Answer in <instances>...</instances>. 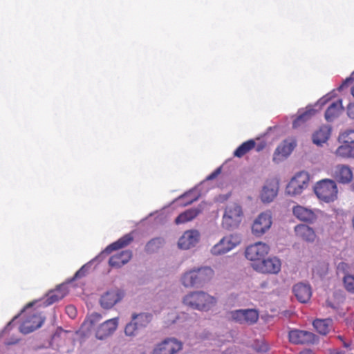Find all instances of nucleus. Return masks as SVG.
Instances as JSON below:
<instances>
[{
    "label": "nucleus",
    "mask_w": 354,
    "mask_h": 354,
    "mask_svg": "<svg viewBox=\"0 0 354 354\" xmlns=\"http://www.w3.org/2000/svg\"><path fill=\"white\" fill-rule=\"evenodd\" d=\"M33 305V302L28 303L21 312L25 313V318L19 327L20 331L24 334L30 333L40 328L44 322L45 317L38 309L32 308Z\"/></svg>",
    "instance_id": "1"
},
{
    "label": "nucleus",
    "mask_w": 354,
    "mask_h": 354,
    "mask_svg": "<svg viewBox=\"0 0 354 354\" xmlns=\"http://www.w3.org/2000/svg\"><path fill=\"white\" fill-rule=\"evenodd\" d=\"M183 303L194 309L208 310L215 306L216 299L203 291H198L187 295L183 299Z\"/></svg>",
    "instance_id": "2"
},
{
    "label": "nucleus",
    "mask_w": 354,
    "mask_h": 354,
    "mask_svg": "<svg viewBox=\"0 0 354 354\" xmlns=\"http://www.w3.org/2000/svg\"><path fill=\"white\" fill-rule=\"evenodd\" d=\"M214 270L210 267H203L185 272L182 277V283L185 287L202 285L214 277Z\"/></svg>",
    "instance_id": "3"
},
{
    "label": "nucleus",
    "mask_w": 354,
    "mask_h": 354,
    "mask_svg": "<svg viewBox=\"0 0 354 354\" xmlns=\"http://www.w3.org/2000/svg\"><path fill=\"white\" fill-rule=\"evenodd\" d=\"M243 218L242 207L236 203H231L226 205L222 219V225L227 230H234L239 227Z\"/></svg>",
    "instance_id": "4"
},
{
    "label": "nucleus",
    "mask_w": 354,
    "mask_h": 354,
    "mask_svg": "<svg viewBox=\"0 0 354 354\" xmlns=\"http://www.w3.org/2000/svg\"><path fill=\"white\" fill-rule=\"evenodd\" d=\"M314 192L317 198L325 203L333 202L337 198V187L333 180L323 179L318 181L314 187Z\"/></svg>",
    "instance_id": "5"
},
{
    "label": "nucleus",
    "mask_w": 354,
    "mask_h": 354,
    "mask_svg": "<svg viewBox=\"0 0 354 354\" xmlns=\"http://www.w3.org/2000/svg\"><path fill=\"white\" fill-rule=\"evenodd\" d=\"M310 176L306 171L297 173L286 186V192L288 195L295 196L302 193L307 188Z\"/></svg>",
    "instance_id": "6"
},
{
    "label": "nucleus",
    "mask_w": 354,
    "mask_h": 354,
    "mask_svg": "<svg viewBox=\"0 0 354 354\" xmlns=\"http://www.w3.org/2000/svg\"><path fill=\"white\" fill-rule=\"evenodd\" d=\"M241 241V238L239 234L224 236L212 248L211 252L214 255L224 254L239 245Z\"/></svg>",
    "instance_id": "7"
},
{
    "label": "nucleus",
    "mask_w": 354,
    "mask_h": 354,
    "mask_svg": "<svg viewBox=\"0 0 354 354\" xmlns=\"http://www.w3.org/2000/svg\"><path fill=\"white\" fill-rule=\"evenodd\" d=\"M182 348L180 341L174 337H167L154 346L151 354H176Z\"/></svg>",
    "instance_id": "8"
},
{
    "label": "nucleus",
    "mask_w": 354,
    "mask_h": 354,
    "mask_svg": "<svg viewBox=\"0 0 354 354\" xmlns=\"http://www.w3.org/2000/svg\"><path fill=\"white\" fill-rule=\"evenodd\" d=\"M281 261L277 257L263 259L257 263H252V267L257 272L266 274H277L281 270Z\"/></svg>",
    "instance_id": "9"
},
{
    "label": "nucleus",
    "mask_w": 354,
    "mask_h": 354,
    "mask_svg": "<svg viewBox=\"0 0 354 354\" xmlns=\"http://www.w3.org/2000/svg\"><path fill=\"white\" fill-rule=\"evenodd\" d=\"M270 247L262 242H257L249 245L245 252V257L252 263L260 261L268 254Z\"/></svg>",
    "instance_id": "10"
},
{
    "label": "nucleus",
    "mask_w": 354,
    "mask_h": 354,
    "mask_svg": "<svg viewBox=\"0 0 354 354\" xmlns=\"http://www.w3.org/2000/svg\"><path fill=\"white\" fill-rule=\"evenodd\" d=\"M272 225V216L270 213L263 212L254 220L252 226V233L257 236H261L268 231Z\"/></svg>",
    "instance_id": "11"
},
{
    "label": "nucleus",
    "mask_w": 354,
    "mask_h": 354,
    "mask_svg": "<svg viewBox=\"0 0 354 354\" xmlns=\"http://www.w3.org/2000/svg\"><path fill=\"white\" fill-rule=\"evenodd\" d=\"M231 317L240 324H252L258 320L259 313L254 309L237 310L231 313Z\"/></svg>",
    "instance_id": "12"
},
{
    "label": "nucleus",
    "mask_w": 354,
    "mask_h": 354,
    "mask_svg": "<svg viewBox=\"0 0 354 354\" xmlns=\"http://www.w3.org/2000/svg\"><path fill=\"white\" fill-rule=\"evenodd\" d=\"M124 297V292L120 289H112L106 292L100 298V305L104 309H110Z\"/></svg>",
    "instance_id": "13"
},
{
    "label": "nucleus",
    "mask_w": 354,
    "mask_h": 354,
    "mask_svg": "<svg viewBox=\"0 0 354 354\" xmlns=\"http://www.w3.org/2000/svg\"><path fill=\"white\" fill-rule=\"evenodd\" d=\"M289 341L294 344H308L315 342V335L301 330H291L288 333Z\"/></svg>",
    "instance_id": "14"
},
{
    "label": "nucleus",
    "mask_w": 354,
    "mask_h": 354,
    "mask_svg": "<svg viewBox=\"0 0 354 354\" xmlns=\"http://www.w3.org/2000/svg\"><path fill=\"white\" fill-rule=\"evenodd\" d=\"M200 238L199 232L197 230H192L184 232L178 240V247L183 250H188L198 242Z\"/></svg>",
    "instance_id": "15"
},
{
    "label": "nucleus",
    "mask_w": 354,
    "mask_h": 354,
    "mask_svg": "<svg viewBox=\"0 0 354 354\" xmlns=\"http://www.w3.org/2000/svg\"><path fill=\"white\" fill-rule=\"evenodd\" d=\"M292 213L297 219L308 223H313L317 218L313 210L299 205L293 207Z\"/></svg>",
    "instance_id": "16"
},
{
    "label": "nucleus",
    "mask_w": 354,
    "mask_h": 354,
    "mask_svg": "<svg viewBox=\"0 0 354 354\" xmlns=\"http://www.w3.org/2000/svg\"><path fill=\"white\" fill-rule=\"evenodd\" d=\"M118 327V319H108L99 326L96 330V337L102 339L112 334Z\"/></svg>",
    "instance_id": "17"
},
{
    "label": "nucleus",
    "mask_w": 354,
    "mask_h": 354,
    "mask_svg": "<svg viewBox=\"0 0 354 354\" xmlns=\"http://www.w3.org/2000/svg\"><path fill=\"white\" fill-rule=\"evenodd\" d=\"M292 291L297 299L301 303H307L312 296L311 287L308 284L297 283L293 286Z\"/></svg>",
    "instance_id": "18"
},
{
    "label": "nucleus",
    "mask_w": 354,
    "mask_h": 354,
    "mask_svg": "<svg viewBox=\"0 0 354 354\" xmlns=\"http://www.w3.org/2000/svg\"><path fill=\"white\" fill-rule=\"evenodd\" d=\"M132 258V252L130 250H123L111 256L109 260V264L113 268H121L127 264Z\"/></svg>",
    "instance_id": "19"
},
{
    "label": "nucleus",
    "mask_w": 354,
    "mask_h": 354,
    "mask_svg": "<svg viewBox=\"0 0 354 354\" xmlns=\"http://www.w3.org/2000/svg\"><path fill=\"white\" fill-rule=\"evenodd\" d=\"M294 230L297 237L306 242H313L317 236L315 230L305 224L297 225Z\"/></svg>",
    "instance_id": "20"
},
{
    "label": "nucleus",
    "mask_w": 354,
    "mask_h": 354,
    "mask_svg": "<svg viewBox=\"0 0 354 354\" xmlns=\"http://www.w3.org/2000/svg\"><path fill=\"white\" fill-rule=\"evenodd\" d=\"M333 176L339 183H348L353 179V172L348 166L338 165L335 167Z\"/></svg>",
    "instance_id": "21"
},
{
    "label": "nucleus",
    "mask_w": 354,
    "mask_h": 354,
    "mask_svg": "<svg viewBox=\"0 0 354 354\" xmlns=\"http://www.w3.org/2000/svg\"><path fill=\"white\" fill-rule=\"evenodd\" d=\"M133 241V232L124 234L116 241L109 245L103 251L104 253L110 254L115 250H118L128 246Z\"/></svg>",
    "instance_id": "22"
},
{
    "label": "nucleus",
    "mask_w": 354,
    "mask_h": 354,
    "mask_svg": "<svg viewBox=\"0 0 354 354\" xmlns=\"http://www.w3.org/2000/svg\"><path fill=\"white\" fill-rule=\"evenodd\" d=\"M278 187L274 182L268 183L263 186L261 194V198L264 203H270L273 201L277 194Z\"/></svg>",
    "instance_id": "23"
},
{
    "label": "nucleus",
    "mask_w": 354,
    "mask_h": 354,
    "mask_svg": "<svg viewBox=\"0 0 354 354\" xmlns=\"http://www.w3.org/2000/svg\"><path fill=\"white\" fill-rule=\"evenodd\" d=\"M344 107L342 106V100H337L333 102L325 112V118L328 122L333 121L337 118L343 111Z\"/></svg>",
    "instance_id": "24"
},
{
    "label": "nucleus",
    "mask_w": 354,
    "mask_h": 354,
    "mask_svg": "<svg viewBox=\"0 0 354 354\" xmlns=\"http://www.w3.org/2000/svg\"><path fill=\"white\" fill-rule=\"evenodd\" d=\"M292 150L293 145L292 143L288 142H282L277 147L274 153L273 160H281L282 158H286Z\"/></svg>",
    "instance_id": "25"
},
{
    "label": "nucleus",
    "mask_w": 354,
    "mask_h": 354,
    "mask_svg": "<svg viewBox=\"0 0 354 354\" xmlns=\"http://www.w3.org/2000/svg\"><path fill=\"white\" fill-rule=\"evenodd\" d=\"M330 135V128L322 126L313 135V141L317 145H322L328 140Z\"/></svg>",
    "instance_id": "26"
},
{
    "label": "nucleus",
    "mask_w": 354,
    "mask_h": 354,
    "mask_svg": "<svg viewBox=\"0 0 354 354\" xmlns=\"http://www.w3.org/2000/svg\"><path fill=\"white\" fill-rule=\"evenodd\" d=\"M67 292L65 289L64 286H60L57 287L55 290L50 291L48 295L46 300V305H51L53 303L58 301L64 297L66 295Z\"/></svg>",
    "instance_id": "27"
},
{
    "label": "nucleus",
    "mask_w": 354,
    "mask_h": 354,
    "mask_svg": "<svg viewBox=\"0 0 354 354\" xmlns=\"http://www.w3.org/2000/svg\"><path fill=\"white\" fill-rule=\"evenodd\" d=\"M332 319H315L313 324L315 330L321 335H326L329 333L331 326Z\"/></svg>",
    "instance_id": "28"
},
{
    "label": "nucleus",
    "mask_w": 354,
    "mask_h": 354,
    "mask_svg": "<svg viewBox=\"0 0 354 354\" xmlns=\"http://www.w3.org/2000/svg\"><path fill=\"white\" fill-rule=\"evenodd\" d=\"M200 213V210L194 208L189 209L184 212L180 214L175 219V223L178 225L181 223H185L186 222L190 221L194 218H196L198 214Z\"/></svg>",
    "instance_id": "29"
},
{
    "label": "nucleus",
    "mask_w": 354,
    "mask_h": 354,
    "mask_svg": "<svg viewBox=\"0 0 354 354\" xmlns=\"http://www.w3.org/2000/svg\"><path fill=\"white\" fill-rule=\"evenodd\" d=\"M256 143L253 140L243 142L234 152V156L241 158L255 147Z\"/></svg>",
    "instance_id": "30"
},
{
    "label": "nucleus",
    "mask_w": 354,
    "mask_h": 354,
    "mask_svg": "<svg viewBox=\"0 0 354 354\" xmlns=\"http://www.w3.org/2000/svg\"><path fill=\"white\" fill-rule=\"evenodd\" d=\"M315 113V111L313 109H308L299 115L292 122V127L296 129L304 124L306 121L310 120L312 116Z\"/></svg>",
    "instance_id": "31"
},
{
    "label": "nucleus",
    "mask_w": 354,
    "mask_h": 354,
    "mask_svg": "<svg viewBox=\"0 0 354 354\" xmlns=\"http://www.w3.org/2000/svg\"><path fill=\"white\" fill-rule=\"evenodd\" d=\"M152 316L149 313L133 314L132 320L140 328L146 327L151 321Z\"/></svg>",
    "instance_id": "32"
},
{
    "label": "nucleus",
    "mask_w": 354,
    "mask_h": 354,
    "mask_svg": "<svg viewBox=\"0 0 354 354\" xmlns=\"http://www.w3.org/2000/svg\"><path fill=\"white\" fill-rule=\"evenodd\" d=\"M164 243V239L160 237H156L148 241L145 247V250L147 253L156 252Z\"/></svg>",
    "instance_id": "33"
},
{
    "label": "nucleus",
    "mask_w": 354,
    "mask_h": 354,
    "mask_svg": "<svg viewBox=\"0 0 354 354\" xmlns=\"http://www.w3.org/2000/svg\"><path fill=\"white\" fill-rule=\"evenodd\" d=\"M344 289L350 294L354 295V275L346 274L342 279Z\"/></svg>",
    "instance_id": "34"
},
{
    "label": "nucleus",
    "mask_w": 354,
    "mask_h": 354,
    "mask_svg": "<svg viewBox=\"0 0 354 354\" xmlns=\"http://www.w3.org/2000/svg\"><path fill=\"white\" fill-rule=\"evenodd\" d=\"M338 157L344 158H351V145L344 144L337 147L335 152Z\"/></svg>",
    "instance_id": "35"
},
{
    "label": "nucleus",
    "mask_w": 354,
    "mask_h": 354,
    "mask_svg": "<svg viewBox=\"0 0 354 354\" xmlns=\"http://www.w3.org/2000/svg\"><path fill=\"white\" fill-rule=\"evenodd\" d=\"M339 139L344 144L353 145L354 144V130L348 129L341 133Z\"/></svg>",
    "instance_id": "36"
},
{
    "label": "nucleus",
    "mask_w": 354,
    "mask_h": 354,
    "mask_svg": "<svg viewBox=\"0 0 354 354\" xmlns=\"http://www.w3.org/2000/svg\"><path fill=\"white\" fill-rule=\"evenodd\" d=\"M139 329V326L132 320L130 323L127 324L124 328V333L127 336H135L138 334Z\"/></svg>",
    "instance_id": "37"
},
{
    "label": "nucleus",
    "mask_w": 354,
    "mask_h": 354,
    "mask_svg": "<svg viewBox=\"0 0 354 354\" xmlns=\"http://www.w3.org/2000/svg\"><path fill=\"white\" fill-rule=\"evenodd\" d=\"M192 192H187L183 195L180 196L178 200V201H185L182 203L183 205H188L192 204L194 201H195L197 198L196 197H191Z\"/></svg>",
    "instance_id": "38"
},
{
    "label": "nucleus",
    "mask_w": 354,
    "mask_h": 354,
    "mask_svg": "<svg viewBox=\"0 0 354 354\" xmlns=\"http://www.w3.org/2000/svg\"><path fill=\"white\" fill-rule=\"evenodd\" d=\"M102 319V315L97 313H92L87 319L86 322L90 324L91 326L95 325Z\"/></svg>",
    "instance_id": "39"
},
{
    "label": "nucleus",
    "mask_w": 354,
    "mask_h": 354,
    "mask_svg": "<svg viewBox=\"0 0 354 354\" xmlns=\"http://www.w3.org/2000/svg\"><path fill=\"white\" fill-rule=\"evenodd\" d=\"M66 313L72 319L75 318L77 315L76 308L72 305L66 307Z\"/></svg>",
    "instance_id": "40"
},
{
    "label": "nucleus",
    "mask_w": 354,
    "mask_h": 354,
    "mask_svg": "<svg viewBox=\"0 0 354 354\" xmlns=\"http://www.w3.org/2000/svg\"><path fill=\"white\" fill-rule=\"evenodd\" d=\"M221 172V167H218L217 168L216 170H214L211 174H209L207 178L206 179L207 180H213L215 178H216L218 176V175H219Z\"/></svg>",
    "instance_id": "41"
},
{
    "label": "nucleus",
    "mask_w": 354,
    "mask_h": 354,
    "mask_svg": "<svg viewBox=\"0 0 354 354\" xmlns=\"http://www.w3.org/2000/svg\"><path fill=\"white\" fill-rule=\"evenodd\" d=\"M348 116L352 119H354V103H351L347 107Z\"/></svg>",
    "instance_id": "42"
},
{
    "label": "nucleus",
    "mask_w": 354,
    "mask_h": 354,
    "mask_svg": "<svg viewBox=\"0 0 354 354\" xmlns=\"http://www.w3.org/2000/svg\"><path fill=\"white\" fill-rule=\"evenodd\" d=\"M85 269L84 266H82L79 270L76 272V273L74 275V279H78L84 277L85 275Z\"/></svg>",
    "instance_id": "43"
},
{
    "label": "nucleus",
    "mask_w": 354,
    "mask_h": 354,
    "mask_svg": "<svg viewBox=\"0 0 354 354\" xmlns=\"http://www.w3.org/2000/svg\"><path fill=\"white\" fill-rule=\"evenodd\" d=\"M354 75V73H353L351 74V75L349 77H347L342 84L341 85V88L342 87H346L348 86V84H350L351 82H352L353 80H354V77H353V75Z\"/></svg>",
    "instance_id": "44"
},
{
    "label": "nucleus",
    "mask_w": 354,
    "mask_h": 354,
    "mask_svg": "<svg viewBox=\"0 0 354 354\" xmlns=\"http://www.w3.org/2000/svg\"><path fill=\"white\" fill-rule=\"evenodd\" d=\"M337 338H338L341 342H342L344 347H345V348H349V347H350V345H351L350 342H345V341L344 340V337H343L342 336L339 335V336L337 337Z\"/></svg>",
    "instance_id": "45"
},
{
    "label": "nucleus",
    "mask_w": 354,
    "mask_h": 354,
    "mask_svg": "<svg viewBox=\"0 0 354 354\" xmlns=\"http://www.w3.org/2000/svg\"><path fill=\"white\" fill-rule=\"evenodd\" d=\"M330 354H345V353L338 349H333L330 351Z\"/></svg>",
    "instance_id": "46"
},
{
    "label": "nucleus",
    "mask_w": 354,
    "mask_h": 354,
    "mask_svg": "<svg viewBox=\"0 0 354 354\" xmlns=\"http://www.w3.org/2000/svg\"><path fill=\"white\" fill-rule=\"evenodd\" d=\"M299 354H314L313 352L310 349H304L301 351Z\"/></svg>",
    "instance_id": "47"
},
{
    "label": "nucleus",
    "mask_w": 354,
    "mask_h": 354,
    "mask_svg": "<svg viewBox=\"0 0 354 354\" xmlns=\"http://www.w3.org/2000/svg\"><path fill=\"white\" fill-rule=\"evenodd\" d=\"M351 157L354 158V144L351 145Z\"/></svg>",
    "instance_id": "48"
},
{
    "label": "nucleus",
    "mask_w": 354,
    "mask_h": 354,
    "mask_svg": "<svg viewBox=\"0 0 354 354\" xmlns=\"http://www.w3.org/2000/svg\"><path fill=\"white\" fill-rule=\"evenodd\" d=\"M351 94L354 97V86L351 88Z\"/></svg>",
    "instance_id": "49"
},
{
    "label": "nucleus",
    "mask_w": 354,
    "mask_h": 354,
    "mask_svg": "<svg viewBox=\"0 0 354 354\" xmlns=\"http://www.w3.org/2000/svg\"><path fill=\"white\" fill-rule=\"evenodd\" d=\"M262 148H263V147H261H261H257V150L258 151H259L260 150H261V149H262Z\"/></svg>",
    "instance_id": "50"
},
{
    "label": "nucleus",
    "mask_w": 354,
    "mask_h": 354,
    "mask_svg": "<svg viewBox=\"0 0 354 354\" xmlns=\"http://www.w3.org/2000/svg\"><path fill=\"white\" fill-rule=\"evenodd\" d=\"M19 315H17L15 316L13 319H12V321H14L15 319H16L17 317H18Z\"/></svg>",
    "instance_id": "51"
},
{
    "label": "nucleus",
    "mask_w": 354,
    "mask_h": 354,
    "mask_svg": "<svg viewBox=\"0 0 354 354\" xmlns=\"http://www.w3.org/2000/svg\"><path fill=\"white\" fill-rule=\"evenodd\" d=\"M341 265H342V266H344V265H346V263H341Z\"/></svg>",
    "instance_id": "52"
}]
</instances>
